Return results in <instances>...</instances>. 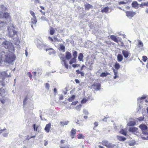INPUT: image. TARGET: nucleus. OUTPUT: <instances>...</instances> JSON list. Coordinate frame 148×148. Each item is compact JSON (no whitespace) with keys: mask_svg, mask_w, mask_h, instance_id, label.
Here are the masks:
<instances>
[{"mask_svg":"<svg viewBox=\"0 0 148 148\" xmlns=\"http://www.w3.org/2000/svg\"><path fill=\"white\" fill-rule=\"evenodd\" d=\"M72 57L71 53L69 51H66V52L65 57H61L60 59L61 60V62L63 63V64L65 67L67 69L69 68V65L68 64V62L66 59L69 60Z\"/></svg>","mask_w":148,"mask_h":148,"instance_id":"f257e3e1","label":"nucleus"},{"mask_svg":"<svg viewBox=\"0 0 148 148\" xmlns=\"http://www.w3.org/2000/svg\"><path fill=\"white\" fill-rule=\"evenodd\" d=\"M2 45L6 49H8L9 51H14V47L12 43L8 41L5 40L3 41Z\"/></svg>","mask_w":148,"mask_h":148,"instance_id":"f03ea898","label":"nucleus"},{"mask_svg":"<svg viewBox=\"0 0 148 148\" xmlns=\"http://www.w3.org/2000/svg\"><path fill=\"white\" fill-rule=\"evenodd\" d=\"M15 58L16 56L15 55L12 53L6 57V60L9 63H10L13 62L15 60Z\"/></svg>","mask_w":148,"mask_h":148,"instance_id":"7ed1b4c3","label":"nucleus"},{"mask_svg":"<svg viewBox=\"0 0 148 148\" xmlns=\"http://www.w3.org/2000/svg\"><path fill=\"white\" fill-rule=\"evenodd\" d=\"M139 127L143 131V134L146 135L148 134V132L146 131L147 130V127L146 125L144 124H141L139 126Z\"/></svg>","mask_w":148,"mask_h":148,"instance_id":"20e7f679","label":"nucleus"},{"mask_svg":"<svg viewBox=\"0 0 148 148\" xmlns=\"http://www.w3.org/2000/svg\"><path fill=\"white\" fill-rule=\"evenodd\" d=\"M0 14L1 15V17H3L4 18H5L6 19H9L10 22L12 21L11 16L10 15L9 13L5 12H0Z\"/></svg>","mask_w":148,"mask_h":148,"instance_id":"39448f33","label":"nucleus"},{"mask_svg":"<svg viewBox=\"0 0 148 148\" xmlns=\"http://www.w3.org/2000/svg\"><path fill=\"white\" fill-rule=\"evenodd\" d=\"M126 15L129 18H132L136 14L135 12L128 11L126 12Z\"/></svg>","mask_w":148,"mask_h":148,"instance_id":"423d86ee","label":"nucleus"},{"mask_svg":"<svg viewBox=\"0 0 148 148\" xmlns=\"http://www.w3.org/2000/svg\"><path fill=\"white\" fill-rule=\"evenodd\" d=\"M77 130L74 128H72L70 131V136L71 138L73 139L75 137L76 133Z\"/></svg>","mask_w":148,"mask_h":148,"instance_id":"0eeeda50","label":"nucleus"},{"mask_svg":"<svg viewBox=\"0 0 148 148\" xmlns=\"http://www.w3.org/2000/svg\"><path fill=\"white\" fill-rule=\"evenodd\" d=\"M138 128L135 127H130L129 128V132L134 133H137L138 132Z\"/></svg>","mask_w":148,"mask_h":148,"instance_id":"6e6552de","label":"nucleus"},{"mask_svg":"<svg viewBox=\"0 0 148 148\" xmlns=\"http://www.w3.org/2000/svg\"><path fill=\"white\" fill-rule=\"evenodd\" d=\"M51 127V123H49L46 125L45 127V130L46 132L48 133L49 132Z\"/></svg>","mask_w":148,"mask_h":148,"instance_id":"1a4fd4ad","label":"nucleus"},{"mask_svg":"<svg viewBox=\"0 0 148 148\" xmlns=\"http://www.w3.org/2000/svg\"><path fill=\"white\" fill-rule=\"evenodd\" d=\"M122 53L124 57L125 58H128L130 55V53L129 51L125 50L122 51Z\"/></svg>","mask_w":148,"mask_h":148,"instance_id":"9d476101","label":"nucleus"},{"mask_svg":"<svg viewBox=\"0 0 148 148\" xmlns=\"http://www.w3.org/2000/svg\"><path fill=\"white\" fill-rule=\"evenodd\" d=\"M109 143L108 140H103L101 142H99V143L107 147Z\"/></svg>","mask_w":148,"mask_h":148,"instance_id":"9b49d317","label":"nucleus"},{"mask_svg":"<svg viewBox=\"0 0 148 148\" xmlns=\"http://www.w3.org/2000/svg\"><path fill=\"white\" fill-rule=\"evenodd\" d=\"M107 148H117V146L115 144L109 143L106 147Z\"/></svg>","mask_w":148,"mask_h":148,"instance_id":"f8f14e48","label":"nucleus"},{"mask_svg":"<svg viewBox=\"0 0 148 148\" xmlns=\"http://www.w3.org/2000/svg\"><path fill=\"white\" fill-rule=\"evenodd\" d=\"M7 25V24L6 23L3 21H0V30H1Z\"/></svg>","mask_w":148,"mask_h":148,"instance_id":"ddd939ff","label":"nucleus"},{"mask_svg":"<svg viewBox=\"0 0 148 148\" xmlns=\"http://www.w3.org/2000/svg\"><path fill=\"white\" fill-rule=\"evenodd\" d=\"M119 133L125 136H126L127 134V129H122L120 131Z\"/></svg>","mask_w":148,"mask_h":148,"instance_id":"4468645a","label":"nucleus"},{"mask_svg":"<svg viewBox=\"0 0 148 148\" xmlns=\"http://www.w3.org/2000/svg\"><path fill=\"white\" fill-rule=\"evenodd\" d=\"M132 5L134 8L136 9L138 7L139 4L137 1H134L132 3Z\"/></svg>","mask_w":148,"mask_h":148,"instance_id":"2eb2a0df","label":"nucleus"},{"mask_svg":"<svg viewBox=\"0 0 148 148\" xmlns=\"http://www.w3.org/2000/svg\"><path fill=\"white\" fill-rule=\"evenodd\" d=\"M45 50L46 51L49 50H50L51 51L49 53L50 55L54 54L56 53L55 51L52 48H47Z\"/></svg>","mask_w":148,"mask_h":148,"instance_id":"dca6fc26","label":"nucleus"},{"mask_svg":"<svg viewBox=\"0 0 148 148\" xmlns=\"http://www.w3.org/2000/svg\"><path fill=\"white\" fill-rule=\"evenodd\" d=\"M110 38L114 41L118 43L119 42L118 40L116 37V36L114 35H111L110 36Z\"/></svg>","mask_w":148,"mask_h":148,"instance_id":"f3484780","label":"nucleus"},{"mask_svg":"<svg viewBox=\"0 0 148 148\" xmlns=\"http://www.w3.org/2000/svg\"><path fill=\"white\" fill-rule=\"evenodd\" d=\"M92 86H96V87L95 90H100L101 87V84L99 83L97 84H93Z\"/></svg>","mask_w":148,"mask_h":148,"instance_id":"a211bd4d","label":"nucleus"},{"mask_svg":"<svg viewBox=\"0 0 148 148\" xmlns=\"http://www.w3.org/2000/svg\"><path fill=\"white\" fill-rule=\"evenodd\" d=\"M117 59L118 62H121L123 60L122 56L121 54H118L117 56Z\"/></svg>","mask_w":148,"mask_h":148,"instance_id":"6ab92c4d","label":"nucleus"},{"mask_svg":"<svg viewBox=\"0 0 148 148\" xmlns=\"http://www.w3.org/2000/svg\"><path fill=\"white\" fill-rule=\"evenodd\" d=\"M83 57L84 56L83 55V54L82 53H80L79 55L78 58V59L79 60V61H83Z\"/></svg>","mask_w":148,"mask_h":148,"instance_id":"aec40b11","label":"nucleus"},{"mask_svg":"<svg viewBox=\"0 0 148 148\" xmlns=\"http://www.w3.org/2000/svg\"><path fill=\"white\" fill-rule=\"evenodd\" d=\"M85 9H92V6L88 3H86L85 5Z\"/></svg>","mask_w":148,"mask_h":148,"instance_id":"412c9836","label":"nucleus"},{"mask_svg":"<svg viewBox=\"0 0 148 148\" xmlns=\"http://www.w3.org/2000/svg\"><path fill=\"white\" fill-rule=\"evenodd\" d=\"M114 67L116 70H118L120 67V64L117 62H116L114 65Z\"/></svg>","mask_w":148,"mask_h":148,"instance_id":"4be33fe9","label":"nucleus"},{"mask_svg":"<svg viewBox=\"0 0 148 148\" xmlns=\"http://www.w3.org/2000/svg\"><path fill=\"white\" fill-rule=\"evenodd\" d=\"M136 122L134 121H130L127 124V125L129 126H133L136 125Z\"/></svg>","mask_w":148,"mask_h":148,"instance_id":"5701e85b","label":"nucleus"},{"mask_svg":"<svg viewBox=\"0 0 148 148\" xmlns=\"http://www.w3.org/2000/svg\"><path fill=\"white\" fill-rule=\"evenodd\" d=\"M113 70L114 75V79H115L116 78L119 77V76L118 75V72L117 71H116L114 69H113Z\"/></svg>","mask_w":148,"mask_h":148,"instance_id":"b1692460","label":"nucleus"},{"mask_svg":"<svg viewBox=\"0 0 148 148\" xmlns=\"http://www.w3.org/2000/svg\"><path fill=\"white\" fill-rule=\"evenodd\" d=\"M117 137L118 139L120 141H125L126 139L125 138L122 136H117Z\"/></svg>","mask_w":148,"mask_h":148,"instance_id":"393cba45","label":"nucleus"},{"mask_svg":"<svg viewBox=\"0 0 148 148\" xmlns=\"http://www.w3.org/2000/svg\"><path fill=\"white\" fill-rule=\"evenodd\" d=\"M108 75H110V73L105 72L102 73L100 75V76L101 77H104L107 76Z\"/></svg>","mask_w":148,"mask_h":148,"instance_id":"a878e982","label":"nucleus"},{"mask_svg":"<svg viewBox=\"0 0 148 148\" xmlns=\"http://www.w3.org/2000/svg\"><path fill=\"white\" fill-rule=\"evenodd\" d=\"M76 58H73L70 60L69 63L70 64H71L73 63H75L76 62Z\"/></svg>","mask_w":148,"mask_h":148,"instance_id":"bb28decb","label":"nucleus"},{"mask_svg":"<svg viewBox=\"0 0 148 148\" xmlns=\"http://www.w3.org/2000/svg\"><path fill=\"white\" fill-rule=\"evenodd\" d=\"M69 122L68 121H65V122H60V124L61 126H63L65 125H67Z\"/></svg>","mask_w":148,"mask_h":148,"instance_id":"cd10ccee","label":"nucleus"},{"mask_svg":"<svg viewBox=\"0 0 148 148\" xmlns=\"http://www.w3.org/2000/svg\"><path fill=\"white\" fill-rule=\"evenodd\" d=\"M59 49L62 51L63 52H64L65 51V47L62 44H60Z\"/></svg>","mask_w":148,"mask_h":148,"instance_id":"c85d7f7f","label":"nucleus"},{"mask_svg":"<svg viewBox=\"0 0 148 148\" xmlns=\"http://www.w3.org/2000/svg\"><path fill=\"white\" fill-rule=\"evenodd\" d=\"M31 23L33 24H35L37 22V20L36 19V17H33V18H32L31 19Z\"/></svg>","mask_w":148,"mask_h":148,"instance_id":"c756f323","label":"nucleus"},{"mask_svg":"<svg viewBox=\"0 0 148 148\" xmlns=\"http://www.w3.org/2000/svg\"><path fill=\"white\" fill-rule=\"evenodd\" d=\"M75 95H72L71 97L69 98L68 99V100L69 101L71 102V101H73L75 99Z\"/></svg>","mask_w":148,"mask_h":148,"instance_id":"7c9ffc66","label":"nucleus"},{"mask_svg":"<svg viewBox=\"0 0 148 148\" xmlns=\"http://www.w3.org/2000/svg\"><path fill=\"white\" fill-rule=\"evenodd\" d=\"M85 136L82 134L79 133L77 135V138L78 139H84Z\"/></svg>","mask_w":148,"mask_h":148,"instance_id":"2f4dec72","label":"nucleus"},{"mask_svg":"<svg viewBox=\"0 0 148 148\" xmlns=\"http://www.w3.org/2000/svg\"><path fill=\"white\" fill-rule=\"evenodd\" d=\"M55 32V30L54 28L51 27L50 29V34L51 35H53Z\"/></svg>","mask_w":148,"mask_h":148,"instance_id":"473e14b6","label":"nucleus"},{"mask_svg":"<svg viewBox=\"0 0 148 148\" xmlns=\"http://www.w3.org/2000/svg\"><path fill=\"white\" fill-rule=\"evenodd\" d=\"M144 6H148V2L147 3H142L140 5V7H143Z\"/></svg>","mask_w":148,"mask_h":148,"instance_id":"72a5a7b5","label":"nucleus"},{"mask_svg":"<svg viewBox=\"0 0 148 148\" xmlns=\"http://www.w3.org/2000/svg\"><path fill=\"white\" fill-rule=\"evenodd\" d=\"M143 42L140 40L138 41V46L139 47H142L143 46Z\"/></svg>","mask_w":148,"mask_h":148,"instance_id":"f704fd0d","label":"nucleus"},{"mask_svg":"<svg viewBox=\"0 0 148 148\" xmlns=\"http://www.w3.org/2000/svg\"><path fill=\"white\" fill-rule=\"evenodd\" d=\"M33 128L34 129V130L35 131H37L38 129V128L39 127V126H36L35 124H34L33 125Z\"/></svg>","mask_w":148,"mask_h":148,"instance_id":"c9c22d12","label":"nucleus"},{"mask_svg":"<svg viewBox=\"0 0 148 148\" xmlns=\"http://www.w3.org/2000/svg\"><path fill=\"white\" fill-rule=\"evenodd\" d=\"M73 58H77V52L76 51H74L73 53Z\"/></svg>","mask_w":148,"mask_h":148,"instance_id":"e433bc0d","label":"nucleus"},{"mask_svg":"<svg viewBox=\"0 0 148 148\" xmlns=\"http://www.w3.org/2000/svg\"><path fill=\"white\" fill-rule=\"evenodd\" d=\"M142 58V60L144 62H146L147 60V61L148 58H147L146 56H143Z\"/></svg>","mask_w":148,"mask_h":148,"instance_id":"4c0bfd02","label":"nucleus"},{"mask_svg":"<svg viewBox=\"0 0 148 148\" xmlns=\"http://www.w3.org/2000/svg\"><path fill=\"white\" fill-rule=\"evenodd\" d=\"M144 117L143 116H140L137 118V119L139 121H143V120Z\"/></svg>","mask_w":148,"mask_h":148,"instance_id":"58836bf2","label":"nucleus"},{"mask_svg":"<svg viewBox=\"0 0 148 148\" xmlns=\"http://www.w3.org/2000/svg\"><path fill=\"white\" fill-rule=\"evenodd\" d=\"M27 99H28V97H27V96H26L25 97V98L24 99L23 101V103L24 105H25L26 103V101H27Z\"/></svg>","mask_w":148,"mask_h":148,"instance_id":"ea45409f","label":"nucleus"},{"mask_svg":"<svg viewBox=\"0 0 148 148\" xmlns=\"http://www.w3.org/2000/svg\"><path fill=\"white\" fill-rule=\"evenodd\" d=\"M45 86L46 88L48 90L49 88V84H48V83H46L45 84Z\"/></svg>","mask_w":148,"mask_h":148,"instance_id":"a19ab883","label":"nucleus"},{"mask_svg":"<svg viewBox=\"0 0 148 148\" xmlns=\"http://www.w3.org/2000/svg\"><path fill=\"white\" fill-rule=\"evenodd\" d=\"M94 124L95 125V126L94 127L93 129L94 130H95V128L96 127H97L98 125V123L97 122H95L94 123Z\"/></svg>","mask_w":148,"mask_h":148,"instance_id":"79ce46f5","label":"nucleus"},{"mask_svg":"<svg viewBox=\"0 0 148 148\" xmlns=\"http://www.w3.org/2000/svg\"><path fill=\"white\" fill-rule=\"evenodd\" d=\"M6 128H4L3 129L0 130V134L2 133L3 132L6 131Z\"/></svg>","mask_w":148,"mask_h":148,"instance_id":"37998d69","label":"nucleus"},{"mask_svg":"<svg viewBox=\"0 0 148 148\" xmlns=\"http://www.w3.org/2000/svg\"><path fill=\"white\" fill-rule=\"evenodd\" d=\"M87 101V99H83L81 101V103H85Z\"/></svg>","mask_w":148,"mask_h":148,"instance_id":"c03bdc74","label":"nucleus"},{"mask_svg":"<svg viewBox=\"0 0 148 148\" xmlns=\"http://www.w3.org/2000/svg\"><path fill=\"white\" fill-rule=\"evenodd\" d=\"M53 39L55 42H59V40L56 37H54Z\"/></svg>","mask_w":148,"mask_h":148,"instance_id":"a18cd8bd","label":"nucleus"},{"mask_svg":"<svg viewBox=\"0 0 148 148\" xmlns=\"http://www.w3.org/2000/svg\"><path fill=\"white\" fill-rule=\"evenodd\" d=\"M72 66L74 68H75L76 67H78L79 66V64H73L72 65Z\"/></svg>","mask_w":148,"mask_h":148,"instance_id":"49530a36","label":"nucleus"},{"mask_svg":"<svg viewBox=\"0 0 148 148\" xmlns=\"http://www.w3.org/2000/svg\"><path fill=\"white\" fill-rule=\"evenodd\" d=\"M30 14H31L33 17H36L35 16V14L34 13V12L32 11H30Z\"/></svg>","mask_w":148,"mask_h":148,"instance_id":"de8ad7c7","label":"nucleus"},{"mask_svg":"<svg viewBox=\"0 0 148 148\" xmlns=\"http://www.w3.org/2000/svg\"><path fill=\"white\" fill-rule=\"evenodd\" d=\"M13 34L12 35L10 36L11 37H12L14 36L15 34H17V32L15 30H13Z\"/></svg>","mask_w":148,"mask_h":148,"instance_id":"09e8293b","label":"nucleus"},{"mask_svg":"<svg viewBox=\"0 0 148 148\" xmlns=\"http://www.w3.org/2000/svg\"><path fill=\"white\" fill-rule=\"evenodd\" d=\"M147 97V96L145 95H143L142 97H141L140 99V100H142V99H145V98H146Z\"/></svg>","mask_w":148,"mask_h":148,"instance_id":"8fccbe9b","label":"nucleus"},{"mask_svg":"<svg viewBox=\"0 0 148 148\" xmlns=\"http://www.w3.org/2000/svg\"><path fill=\"white\" fill-rule=\"evenodd\" d=\"M0 9H5V7L3 5H0Z\"/></svg>","mask_w":148,"mask_h":148,"instance_id":"3c124183","label":"nucleus"},{"mask_svg":"<svg viewBox=\"0 0 148 148\" xmlns=\"http://www.w3.org/2000/svg\"><path fill=\"white\" fill-rule=\"evenodd\" d=\"M119 3L120 4H126V2L123 1H121L119 2Z\"/></svg>","mask_w":148,"mask_h":148,"instance_id":"603ef678","label":"nucleus"},{"mask_svg":"<svg viewBox=\"0 0 148 148\" xmlns=\"http://www.w3.org/2000/svg\"><path fill=\"white\" fill-rule=\"evenodd\" d=\"M27 74L29 76V77L30 78H31L32 77V75L31 74V73L29 72H28L27 73Z\"/></svg>","mask_w":148,"mask_h":148,"instance_id":"864d4df0","label":"nucleus"},{"mask_svg":"<svg viewBox=\"0 0 148 148\" xmlns=\"http://www.w3.org/2000/svg\"><path fill=\"white\" fill-rule=\"evenodd\" d=\"M108 10H101V12L103 13V12L107 13L108 12Z\"/></svg>","mask_w":148,"mask_h":148,"instance_id":"5fc2aeb1","label":"nucleus"},{"mask_svg":"<svg viewBox=\"0 0 148 148\" xmlns=\"http://www.w3.org/2000/svg\"><path fill=\"white\" fill-rule=\"evenodd\" d=\"M64 99L63 96L62 95H61L59 98V99L60 100H62L63 99Z\"/></svg>","mask_w":148,"mask_h":148,"instance_id":"6e6d98bb","label":"nucleus"},{"mask_svg":"<svg viewBox=\"0 0 148 148\" xmlns=\"http://www.w3.org/2000/svg\"><path fill=\"white\" fill-rule=\"evenodd\" d=\"M61 148H69V146L68 145H66L64 147H60Z\"/></svg>","mask_w":148,"mask_h":148,"instance_id":"4d7b16f0","label":"nucleus"},{"mask_svg":"<svg viewBox=\"0 0 148 148\" xmlns=\"http://www.w3.org/2000/svg\"><path fill=\"white\" fill-rule=\"evenodd\" d=\"M48 39L49 40H50L52 42H53V39L52 38L50 37V36H49L48 37Z\"/></svg>","mask_w":148,"mask_h":148,"instance_id":"13d9d810","label":"nucleus"},{"mask_svg":"<svg viewBox=\"0 0 148 148\" xmlns=\"http://www.w3.org/2000/svg\"><path fill=\"white\" fill-rule=\"evenodd\" d=\"M8 133H5L3 134V136L4 137H7L8 136Z\"/></svg>","mask_w":148,"mask_h":148,"instance_id":"bf43d9fd","label":"nucleus"},{"mask_svg":"<svg viewBox=\"0 0 148 148\" xmlns=\"http://www.w3.org/2000/svg\"><path fill=\"white\" fill-rule=\"evenodd\" d=\"M76 72L77 73V74H80V73L81 72V71H79V70H76Z\"/></svg>","mask_w":148,"mask_h":148,"instance_id":"052dcab7","label":"nucleus"},{"mask_svg":"<svg viewBox=\"0 0 148 148\" xmlns=\"http://www.w3.org/2000/svg\"><path fill=\"white\" fill-rule=\"evenodd\" d=\"M89 69L91 71L92 70V65H90L89 66Z\"/></svg>","mask_w":148,"mask_h":148,"instance_id":"680f3d73","label":"nucleus"},{"mask_svg":"<svg viewBox=\"0 0 148 148\" xmlns=\"http://www.w3.org/2000/svg\"><path fill=\"white\" fill-rule=\"evenodd\" d=\"M1 102L2 103L4 104V103H5V99H1Z\"/></svg>","mask_w":148,"mask_h":148,"instance_id":"e2e57ef3","label":"nucleus"},{"mask_svg":"<svg viewBox=\"0 0 148 148\" xmlns=\"http://www.w3.org/2000/svg\"><path fill=\"white\" fill-rule=\"evenodd\" d=\"M35 3H40V1L39 0H34Z\"/></svg>","mask_w":148,"mask_h":148,"instance_id":"0e129e2a","label":"nucleus"},{"mask_svg":"<svg viewBox=\"0 0 148 148\" xmlns=\"http://www.w3.org/2000/svg\"><path fill=\"white\" fill-rule=\"evenodd\" d=\"M75 80L76 83L79 84V81L78 79H75Z\"/></svg>","mask_w":148,"mask_h":148,"instance_id":"69168bd1","label":"nucleus"},{"mask_svg":"<svg viewBox=\"0 0 148 148\" xmlns=\"http://www.w3.org/2000/svg\"><path fill=\"white\" fill-rule=\"evenodd\" d=\"M80 74H81V75L82 77L84 76V73L83 72H81L80 73Z\"/></svg>","mask_w":148,"mask_h":148,"instance_id":"338daca9","label":"nucleus"},{"mask_svg":"<svg viewBox=\"0 0 148 148\" xmlns=\"http://www.w3.org/2000/svg\"><path fill=\"white\" fill-rule=\"evenodd\" d=\"M98 148H105L103 146L99 145H98Z\"/></svg>","mask_w":148,"mask_h":148,"instance_id":"774afa93","label":"nucleus"}]
</instances>
